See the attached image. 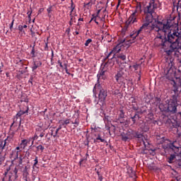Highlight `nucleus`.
<instances>
[{"instance_id":"1","label":"nucleus","mask_w":181,"mask_h":181,"mask_svg":"<svg viewBox=\"0 0 181 181\" xmlns=\"http://www.w3.org/2000/svg\"><path fill=\"white\" fill-rule=\"evenodd\" d=\"M156 9H158V1L150 0L148 5L144 9L145 23L138 31L131 35V37L135 40L144 32H154L157 35L156 42H159L157 46H161L167 56H170L173 51L181 49V28L172 26L169 22L165 23L159 20L152 23Z\"/></svg>"},{"instance_id":"2","label":"nucleus","mask_w":181,"mask_h":181,"mask_svg":"<svg viewBox=\"0 0 181 181\" xmlns=\"http://www.w3.org/2000/svg\"><path fill=\"white\" fill-rule=\"evenodd\" d=\"M99 91L98 94V101L97 102V104H99L100 107H104L105 105V100L107 98V95H108L107 93V89L103 88L101 85L99 83H96L93 88V93L95 94V93H98Z\"/></svg>"},{"instance_id":"3","label":"nucleus","mask_w":181,"mask_h":181,"mask_svg":"<svg viewBox=\"0 0 181 181\" xmlns=\"http://www.w3.org/2000/svg\"><path fill=\"white\" fill-rule=\"evenodd\" d=\"M142 12L141 6H136L134 13L129 16V19L126 22V25H131V23H135L136 22V18Z\"/></svg>"},{"instance_id":"4","label":"nucleus","mask_w":181,"mask_h":181,"mask_svg":"<svg viewBox=\"0 0 181 181\" xmlns=\"http://www.w3.org/2000/svg\"><path fill=\"white\" fill-rule=\"evenodd\" d=\"M28 111H29V107H28L25 111L20 110L14 117L13 122L11 124V127H13V125H15V124L18 122V119H19V125H21L22 122V118H21V116L24 115V114H28Z\"/></svg>"},{"instance_id":"5","label":"nucleus","mask_w":181,"mask_h":181,"mask_svg":"<svg viewBox=\"0 0 181 181\" xmlns=\"http://www.w3.org/2000/svg\"><path fill=\"white\" fill-rule=\"evenodd\" d=\"M122 49V44H118L108 54L107 59H110L111 54H113L111 59H114L117 54H119V52Z\"/></svg>"},{"instance_id":"6","label":"nucleus","mask_w":181,"mask_h":181,"mask_svg":"<svg viewBox=\"0 0 181 181\" xmlns=\"http://www.w3.org/2000/svg\"><path fill=\"white\" fill-rule=\"evenodd\" d=\"M168 110L175 114L177 111V102L175 100H170L168 105Z\"/></svg>"},{"instance_id":"7","label":"nucleus","mask_w":181,"mask_h":181,"mask_svg":"<svg viewBox=\"0 0 181 181\" xmlns=\"http://www.w3.org/2000/svg\"><path fill=\"white\" fill-rule=\"evenodd\" d=\"M122 141L127 142V141H131L134 138V132L132 131H127L126 132H122L121 134Z\"/></svg>"},{"instance_id":"8","label":"nucleus","mask_w":181,"mask_h":181,"mask_svg":"<svg viewBox=\"0 0 181 181\" xmlns=\"http://www.w3.org/2000/svg\"><path fill=\"white\" fill-rule=\"evenodd\" d=\"M179 76H176V81H173V87L176 88L177 90H179L181 88V66L179 67Z\"/></svg>"},{"instance_id":"9","label":"nucleus","mask_w":181,"mask_h":181,"mask_svg":"<svg viewBox=\"0 0 181 181\" xmlns=\"http://www.w3.org/2000/svg\"><path fill=\"white\" fill-rule=\"evenodd\" d=\"M117 84H122L124 83V76L122 72H117L115 76Z\"/></svg>"},{"instance_id":"10","label":"nucleus","mask_w":181,"mask_h":181,"mask_svg":"<svg viewBox=\"0 0 181 181\" xmlns=\"http://www.w3.org/2000/svg\"><path fill=\"white\" fill-rule=\"evenodd\" d=\"M105 73H107V70L104 68L100 69L97 75L98 77V81H99L100 79L105 80Z\"/></svg>"},{"instance_id":"11","label":"nucleus","mask_w":181,"mask_h":181,"mask_svg":"<svg viewBox=\"0 0 181 181\" xmlns=\"http://www.w3.org/2000/svg\"><path fill=\"white\" fill-rule=\"evenodd\" d=\"M130 105H132L134 111H138L139 107L138 106V103H136V99H135V98L132 97L130 98Z\"/></svg>"},{"instance_id":"12","label":"nucleus","mask_w":181,"mask_h":181,"mask_svg":"<svg viewBox=\"0 0 181 181\" xmlns=\"http://www.w3.org/2000/svg\"><path fill=\"white\" fill-rule=\"evenodd\" d=\"M42 66V62L40 61H36L34 62L33 65L32 66L33 71H35L37 69V67H40Z\"/></svg>"},{"instance_id":"13","label":"nucleus","mask_w":181,"mask_h":181,"mask_svg":"<svg viewBox=\"0 0 181 181\" xmlns=\"http://www.w3.org/2000/svg\"><path fill=\"white\" fill-rule=\"evenodd\" d=\"M28 144H29V140L23 139L20 144L21 148L25 149V148H26V146H28Z\"/></svg>"},{"instance_id":"14","label":"nucleus","mask_w":181,"mask_h":181,"mask_svg":"<svg viewBox=\"0 0 181 181\" xmlns=\"http://www.w3.org/2000/svg\"><path fill=\"white\" fill-rule=\"evenodd\" d=\"M69 16H70V21L76 23V21H77V19L76 18V16H77V13H69Z\"/></svg>"},{"instance_id":"15","label":"nucleus","mask_w":181,"mask_h":181,"mask_svg":"<svg viewBox=\"0 0 181 181\" xmlns=\"http://www.w3.org/2000/svg\"><path fill=\"white\" fill-rule=\"evenodd\" d=\"M176 158V156L175 154H171L170 157H168V163H173V160Z\"/></svg>"},{"instance_id":"16","label":"nucleus","mask_w":181,"mask_h":181,"mask_svg":"<svg viewBox=\"0 0 181 181\" xmlns=\"http://www.w3.org/2000/svg\"><path fill=\"white\" fill-rule=\"evenodd\" d=\"M115 57H117V59H120V60H127V55L124 54H117Z\"/></svg>"},{"instance_id":"17","label":"nucleus","mask_w":181,"mask_h":181,"mask_svg":"<svg viewBox=\"0 0 181 181\" xmlns=\"http://www.w3.org/2000/svg\"><path fill=\"white\" fill-rule=\"evenodd\" d=\"M59 122H61V125H63V127L66 128V125H69V124H70V119H66L64 122L59 121Z\"/></svg>"},{"instance_id":"18","label":"nucleus","mask_w":181,"mask_h":181,"mask_svg":"<svg viewBox=\"0 0 181 181\" xmlns=\"http://www.w3.org/2000/svg\"><path fill=\"white\" fill-rule=\"evenodd\" d=\"M98 141H100V142H105V139H101V135L98 134V137L94 139V143L98 142Z\"/></svg>"},{"instance_id":"19","label":"nucleus","mask_w":181,"mask_h":181,"mask_svg":"<svg viewBox=\"0 0 181 181\" xmlns=\"http://www.w3.org/2000/svg\"><path fill=\"white\" fill-rule=\"evenodd\" d=\"M10 141H12V137L8 136L4 141L3 144L4 145V147H6L8 145V142H10Z\"/></svg>"},{"instance_id":"20","label":"nucleus","mask_w":181,"mask_h":181,"mask_svg":"<svg viewBox=\"0 0 181 181\" xmlns=\"http://www.w3.org/2000/svg\"><path fill=\"white\" fill-rule=\"evenodd\" d=\"M37 138H39V136L36 134L34 135V136L31 137V139H33V142L31 143V145H33V144L35 143V141H36Z\"/></svg>"},{"instance_id":"21","label":"nucleus","mask_w":181,"mask_h":181,"mask_svg":"<svg viewBox=\"0 0 181 181\" xmlns=\"http://www.w3.org/2000/svg\"><path fill=\"white\" fill-rule=\"evenodd\" d=\"M60 129H62V124H60L59 127L57 129L55 134H54V138H55V136H57V134H59Z\"/></svg>"},{"instance_id":"22","label":"nucleus","mask_w":181,"mask_h":181,"mask_svg":"<svg viewBox=\"0 0 181 181\" xmlns=\"http://www.w3.org/2000/svg\"><path fill=\"white\" fill-rule=\"evenodd\" d=\"M70 8H71L70 13H76V10H74V9H75V7H74V5L73 4V3L71 4V6H70Z\"/></svg>"},{"instance_id":"23","label":"nucleus","mask_w":181,"mask_h":181,"mask_svg":"<svg viewBox=\"0 0 181 181\" xmlns=\"http://www.w3.org/2000/svg\"><path fill=\"white\" fill-rule=\"evenodd\" d=\"M0 149H1V151L5 149V145H4V141L2 140H0Z\"/></svg>"},{"instance_id":"24","label":"nucleus","mask_w":181,"mask_h":181,"mask_svg":"<svg viewBox=\"0 0 181 181\" xmlns=\"http://www.w3.org/2000/svg\"><path fill=\"white\" fill-rule=\"evenodd\" d=\"M91 42H93V40H91L90 38L88 39L86 42H85V46H88V45H90V43H91Z\"/></svg>"},{"instance_id":"25","label":"nucleus","mask_w":181,"mask_h":181,"mask_svg":"<svg viewBox=\"0 0 181 181\" xmlns=\"http://www.w3.org/2000/svg\"><path fill=\"white\" fill-rule=\"evenodd\" d=\"M136 117H138V115H136L132 117V121L133 124H135V122H136Z\"/></svg>"},{"instance_id":"26","label":"nucleus","mask_w":181,"mask_h":181,"mask_svg":"<svg viewBox=\"0 0 181 181\" xmlns=\"http://www.w3.org/2000/svg\"><path fill=\"white\" fill-rule=\"evenodd\" d=\"M112 94H113V95H118V94H119V90L116 89L115 90H114L112 92Z\"/></svg>"},{"instance_id":"27","label":"nucleus","mask_w":181,"mask_h":181,"mask_svg":"<svg viewBox=\"0 0 181 181\" xmlns=\"http://www.w3.org/2000/svg\"><path fill=\"white\" fill-rule=\"evenodd\" d=\"M37 149H40V151H42V152H43V151L45 150V147L42 145H39L37 147Z\"/></svg>"},{"instance_id":"28","label":"nucleus","mask_w":181,"mask_h":181,"mask_svg":"<svg viewBox=\"0 0 181 181\" xmlns=\"http://www.w3.org/2000/svg\"><path fill=\"white\" fill-rule=\"evenodd\" d=\"M3 71H4V62H1L0 73H2Z\"/></svg>"},{"instance_id":"29","label":"nucleus","mask_w":181,"mask_h":181,"mask_svg":"<svg viewBox=\"0 0 181 181\" xmlns=\"http://www.w3.org/2000/svg\"><path fill=\"white\" fill-rule=\"evenodd\" d=\"M38 163H39V161L37 160V156H36L35 160H34L33 166H36V165H37Z\"/></svg>"},{"instance_id":"30","label":"nucleus","mask_w":181,"mask_h":181,"mask_svg":"<svg viewBox=\"0 0 181 181\" xmlns=\"http://www.w3.org/2000/svg\"><path fill=\"white\" fill-rule=\"evenodd\" d=\"M133 69H134V70H138V69H139V64H135L132 66Z\"/></svg>"},{"instance_id":"31","label":"nucleus","mask_w":181,"mask_h":181,"mask_svg":"<svg viewBox=\"0 0 181 181\" xmlns=\"http://www.w3.org/2000/svg\"><path fill=\"white\" fill-rule=\"evenodd\" d=\"M97 16L93 17L91 18V21H94L95 23H96L97 25H98V21H97Z\"/></svg>"},{"instance_id":"32","label":"nucleus","mask_w":181,"mask_h":181,"mask_svg":"<svg viewBox=\"0 0 181 181\" xmlns=\"http://www.w3.org/2000/svg\"><path fill=\"white\" fill-rule=\"evenodd\" d=\"M72 124H74L75 128H76V127H78V121H77V119H76L74 122H72Z\"/></svg>"},{"instance_id":"33","label":"nucleus","mask_w":181,"mask_h":181,"mask_svg":"<svg viewBox=\"0 0 181 181\" xmlns=\"http://www.w3.org/2000/svg\"><path fill=\"white\" fill-rule=\"evenodd\" d=\"M64 69L66 74H70V73H69V69H67V64H64Z\"/></svg>"},{"instance_id":"34","label":"nucleus","mask_w":181,"mask_h":181,"mask_svg":"<svg viewBox=\"0 0 181 181\" xmlns=\"http://www.w3.org/2000/svg\"><path fill=\"white\" fill-rule=\"evenodd\" d=\"M18 30H20V32H23V25H18Z\"/></svg>"},{"instance_id":"35","label":"nucleus","mask_w":181,"mask_h":181,"mask_svg":"<svg viewBox=\"0 0 181 181\" xmlns=\"http://www.w3.org/2000/svg\"><path fill=\"white\" fill-rule=\"evenodd\" d=\"M98 180L100 181H103V175H100V173H98Z\"/></svg>"},{"instance_id":"36","label":"nucleus","mask_w":181,"mask_h":181,"mask_svg":"<svg viewBox=\"0 0 181 181\" xmlns=\"http://www.w3.org/2000/svg\"><path fill=\"white\" fill-rule=\"evenodd\" d=\"M25 156H27V158H29L30 156V153L29 152V151H27L25 152Z\"/></svg>"},{"instance_id":"37","label":"nucleus","mask_w":181,"mask_h":181,"mask_svg":"<svg viewBox=\"0 0 181 181\" xmlns=\"http://www.w3.org/2000/svg\"><path fill=\"white\" fill-rule=\"evenodd\" d=\"M31 54L33 57H35V48H33L32 51H31Z\"/></svg>"},{"instance_id":"38","label":"nucleus","mask_w":181,"mask_h":181,"mask_svg":"<svg viewBox=\"0 0 181 181\" xmlns=\"http://www.w3.org/2000/svg\"><path fill=\"white\" fill-rule=\"evenodd\" d=\"M58 64H59L60 67L63 69V64L62 63V62H60V60L58 61Z\"/></svg>"},{"instance_id":"39","label":"nucleus","mask_w":181,"mask_h":181,"mask_svg":"<svg viewBox=\"0 0 181 181\" xmlns=\"http://www.w3.org/2000/svg\"><path fill=\"white\" fill-rule=\"evenodd\" d=\"M5 160V157H1V158H0V162H1V163H2V162H4Z\"/></svg>"},{"instance_id":"40","label":"nucleus","mask_w":181,"mask_h":181,"mask_svg":"<svg viewBox=\"0 0 181 181\" xmlns=\"http://www.w3.org/2000/svg\"><path fill=\"white\" fill-rule=\"evenodd\" d=\"M13 28V20L12 21L11 25H10V29H12Z\"/></svg>"},{"instance_id":"41","label":"nucleus","mask_w":181,"mask_h":181,"mask_svg":"<svg viewBox=\"0 0 181 181\" xmlns=\"http://www.w3.org/2000/svg\"><path fill=\"white\" fill-rule=\"evenodd\" d=\"M47 12H48V13H50L51 12H52V8H48L47 9Z\"/></svg>"},{"instance_id":"42","label":"nucleus","mask_w":181,"mask_h":181,"mask_svg":"<svg viewBox=\"0 0 181 181\" xmlns=\"http://www.w3.org/2000/svg\"><path fill=\"white\" fill-rule=\"evenodd\" d=\"M27 15H28V16H32V11H28Z\"/></svg>"},{"instance_id":"43","label":"nucleus","mask_w":181,"mask_h":181,"mask_svg":"<svg viewBox=\"0 0 181 181\" xmlns=\"http://www.w3.org/2000/svg\"><path fill=\"white\" fill-rule=\"evenodd\" d=\"M73 23H74V21H71V20H70L69 21L70 26H73Z\"/></svg>"},{"instance_id":"44","label":"nucleus","mask_w":181,"mask_h":181,"mask_svg":"<svg viewBox=\"0 0 181 181\" xmlns=\"http://www.w3.org/2000/svg\"><path fill=\"white\" fill-rule=\"evenodd\" d=\"M78 21V22H83V21H84V19L83 18H79Z\"/></svg>"},{"instance_id":"45","label":"nucleus","mask_w":181,"mask_h":181,"mask_svg":"<svg viewBox=\"0 0 181 181\" xmlns=\"http://www.w3.org/2000/svg\"><path fill=\"white\" fill-rule=\"evenodd\" d=\"M40 138H43L45 136V133H41L40 134Z\"/></svg>"},{"instance_id":"46","label":"nucleus","mask_w":181,"mask_h":181,"mask_svg":"<svg viewBox=\"0 0 181 181\" xmlns=\"http://www.w3.org/2000/svg\"><path fill=\"white\" fill-rule=\"evenodd\" d=\"M30 141H31V143L33 142V139H32V137H30V138H29L28 141L30 142Z\"/></svg>"},{"instance_id":"47","label":"nucleus","mask_w":181,"mask_h":181,"mask_svg":"<svg viewBox=\"0 0 181 181\" xmlns=\"http://www.w3.org/2000/svg\"><path fill=\"white\" fill-rule=\"evenodd\" d=\"M142 136V134H136V138H141Z\"/></svg>"},{"instance_id":"48","label":"nucleus","mask_w":181,"mask_h":181,"mask_svg":"<svg viewBox=\"0 0 181 181\" xmlns=\"http://www.w3.org/2000/svg\"><path fill=\"white\" fill-rule=\"evenodd\" d=\"M36 131H42V127L36 128Z\"/></svg>"},{"instance_id":"49","label":"nucleus","mask_w":181,"mask_h":181,"mask_svg":"<svg viewBox=\"0 0 181 181\" xmlns=\"http://www.w3.org/2000/svg\"><path fill=\"white\" fill-rule=\"evenodd\" d=\"M149 130V128H148V127H146V129H144V131L145 132H146V131H148Z\"/></svg>"},{"instance_id":"50","label":"nucleus","mask_w":181,"mask_h":181,"mask_svg":"<svg viewBox=\"0 0 181 181\" xmlns=\"http://www.w3.org/2000/svg\"><path fill=\"white\" fill-rule=\"evenodd\" d=\"M164 142H165V139L163 138V139H162V141H160V144H163Z\"/></svg>"},{"instance_id":"51","label":"nucleus","mask_w":181,"mask_h":181,"mask_svg":"<svg viewBox=\"0 0 181 181\" xmlns=\"http://www.w3.org/2000/svg\"><path fill=\"white\" fill-rule=\"evenodd\" d=\"M16 149L17 151H19V149H21V146H20V147H19V146H17V147L16 148Z\"/></svg>"},{"instance_id":"52","label":"nucleus","mask_w":181,"mask_h":181,"mask_svg":"<svg viewBox=\"0 0 181 181\" xmlns=\"http://www.w3.org/2000/svg\"><path fill=\"white\" fill-rule=\"evenodd\" d=\"M26 28H28V25H24L23 26V28H24V29H26Z\"/></svg>"},{"instance_id":"53","label":"nucleus","mask_w":181,"mask_h":181,"mask_svg":"<svg viewBox=\"0 0 181 181\" xmlns=\"http://www.w3.org/2000/svg\"><path fill=\"white\" fill-rule=\"evenodd\" d=\"M14 172H15V173L16 175V173H18V169L15 168Z\"/></svg>"},{"instance_id":"54","label":"nucleus","mask_w":181,"mask_h":181,"mask_svg":"<svg viewBox=\"0 0 181 181\" xmlns=\"http://www.w3.org/2000/svg\"><path fill=\"white\" fill-rule=\"evenodd\" d=\"M119 4H121V0H118V4H117V6H119Z\"/></svg>"},{"instance_id":"55","label":"nucleus","mask_w":181,"mask_h":181,"mask_svg":"<svg viewBox=\"0 0 181 181\" xmlns=\"http://www.w3.org/2000/svg\"><path fill=\"white\" fill-rule=\"evenodd\" d=\"M6 77H9V73L6 74Z\"/></svg>"},{"instance_id":"56","label":"nucleus","mask_w":181,"mask_h":181,"mask_svg":"<svg viewBox=\"0 0 181 181\" xmlns=\"http://www.w3.org/2000/svg\"><path fill=\"white\" fill-rule=\"evenodd\" d=\"M31 16H28V19H29V21H31V17H30Z\"/></svg>"},{"instance_id":"57","label":"nucleus","mask_w":181,"mask_h":181,"mask_svg":"<svg viewBox=\"0 0 181 181\" xmlns=\"http://www.w3.org/2000/svg\"><path fill=\"white\" fill-rule=\"evenodd\" d=\"M83 162V160H81L79 162V165H81V163Z\"/></svg>"},{"instance_id":"58","label":"nucleus","mask_w":181,"mask_h":181,"mask_svg":"<svg viewBox=\"0 0 181 181\" xmlns=\"http://www.w3.org/2000/svg\"><path fill=\"white\" fill-rule=\"evenodd\" d=\"M18 153H19V151L16 152V158H18Z\"/></svg>"},{"instance_id":"59","label":"nucleus","mask_w":181,"mask_h":181,"mask_svg":"<svg viewBox=\"0 0 181 181\" xmlns=\"http://www.w3.org/2000/svg\"><path fill=\"white\" fill-rule=\"evenodd\" d=\"M76 35H78V31L75 32Z\"/></svg>"},{"instance_id":"60","label":"nucleus","mask_w":181,"mask_h":181,"mask_svg":"<svg viewBox=\"0 0 181 181\" xmlns=\"http://www.w3.org/2000/svg\"><path fill=\"white\" fill-rule=\"evenodd\" d=\"M98 13H100V10L98 11V14L96 16H98Z\"/></svg>"},{"instance_id":"61","label":"nucleus","mask_w":181,"mask_h":181,"mask_svg":"<svg viewBox=\"0 0 181 181\" xmlns=\"http://www.w3.org/2000/svg\"><path fill=\"white\" fill-rule=\"evenodd\" d=\"M139 113H140V114H144V112L140 111Z\"/></svg>"},{"instance_id":"62","label":"nucleus","mask_w":181,"mask_h":181,"mask_svg":"<svg viewBox=\"0 0 181 181\" xmlns=\"http://www.w3.org/2000/svg\"><path fill=\"white\" fill-rule=\"evenodd\" d=\"M121 112H122L121 115H124V112L122 111H121Z\"/></svg>"},{"instance_id":"63","label":"nucleus","mask_w":181,"mask_h":181,"mask_svg":"<svg viewBox=\"0 0 181 181\" xmlns=\"http://www.w3.org/2000/svg\"><path fill=\"white\" fill-rule=\"evenodd\" d=\"M29 83H31V84H32V81L30 80V81H29Z\"/></svg>"},{"instance_id":"64","label":"nucleus","mask_w":181,"mask_h":181,"mask_svg":"<svg viewBox=\"0 0 181 181\" xmlns=\"http://www.w3.org/2000/svg\"><path fill=\"white\" fill-rule=\"evenodd\" d=\"M139 80H141V76L139 77Z\"/></svg>"}]
</instances>
